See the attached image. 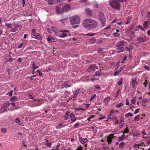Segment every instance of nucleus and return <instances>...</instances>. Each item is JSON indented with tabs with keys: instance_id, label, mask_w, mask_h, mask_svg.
Masks as SVG:
<instances>
[{
	"instance_id": "obj_1",
	"label": "nucleus",
	"mask_w": 150,
	"mask_h": 150,
	"mask_svg": "<svg viewBox=\"0 0 150 150\" xmlns=\"http://www.w3.org/2000/svg\"><path fill=\"white\" fill-rule=\"evenodd\" d=\"M82 24L86 30H92L96 28L98 23L93 19H86L83 20Z\"/></svg>"
},
{
	"instance_id": "obj_2",
	"label": "nucleus",
	"mask_w": 150,
	"mask_h": 150,
	"mask_svg": "<svg viewBox=\"0 0 150 150\" xmlns=\"http://www.w3.org/2000/svg\"><path fill=\"white\" fill-rule=\"evenodd\" d=\"M98 18L101 24L102 27L105 26L106 25V20L104 13L102 12H100L98 15Z\"/></svg>"
},
{
	"instance_id": "obj_3",
	"label": "nucleus",
	"mask_w": 150,
	"mask_h": 150,
	"mask_svg": "<svg viewBox=\"0 0 150 150\" xmlns=\"http://www.w3.org/2000/svg\"><path fill=\"white\" fill-rule=\"evenodd\" d=\"M109 5L113 8L118 10L120 9L119 3L116 0H110L109 1Z\"/></svg>"
},
{
	"instance_id": "obj_4",
	"label": "nucleus",
	"mask_w": 150,
	"mask_h": 150,
	"mask_svg": "<svg viewBox=\"0 0 150 150\" xmlns=\"http://www.w3.org/2000/svg\"><path fill=\"white\" fill-rule=\"evenodd\" d=\"M70 22L71 24H79L80 23L79 17L77 16H74L70 18Z\"/></svg>"
},
{
	"instance_id": "obj_5",
	"label": "nucleus",
	"mask_w": 150,
	"mask_h": 150,
	"mask_svg": "<svg viewBox=\"0 0 150 150\" xmlns=\"http://www.w3.org/2000/svg\"><path fill=\"white\" fill-rule=\"evenodd\" d=\"M137 77V76L135 74L133 75L131 82V85L133 88H134L138 86V83L136 81Z\"/></svg>"
},
{
	"instance_id": "obj_6",
	"label": "nucleus",
	"mask_w": 150,
	"mask_h": 150,
	"mask_svg": "<svg viewBox=\"0 0 150 150\" xmlns=\"http://www.w3.org/2000/svg\"><path fill=\"white\" fill-rule=\"evenodd\" d=\"M10 105V103L8 101L4 103L2 106L0 110L1 113H3L5 112L6 108Z\"/></svg>"
},
{
	"instance_id": "obj_7",
	"label": "nucleus",
	"mask_w": 150,
	"mask_h": 150,
	"mask_svg": "<svg viewBox=\"0 0 150 150\" xmlns=\"http://www.w3.org/2000/svg\"><path fill=\"white\" fill-rule=\"evenodd\" d=\"M148 38L147 36H145L144 37H139L137 39V41L139 43L144 42L147 41Z\"/></svg>"
},
{
	"instance_id": "obj_8",
	"label": "nucleus",
	"mask_w": 150,
	"mask_h": 150,
	"mask_svg": "<svg viewBox=\"0 0 150 150\" xmlns=\"http://www.w3.org/2000/svg\"><path fill=\"white\" fill-rule=\"evenodd\" d=\"M32 36L33 38L38 40H41L42 39V37L41 34L38 33H36L34 35H32Z\"/></svg>"
},
{
	"instance_id": "obj_9",
	"label": "nucleus",
	"mask_w": 150,
	"mask_h": 150,
	"mask_svg": "<svg viewBox=\"0 0 150 150\" xmlns=\"http://www.w3.org/2000/svg\"><path fill=\"white\" fill-rule=\"evenodd\" d=\"M125 43V41L124 40H122L117 42L115 46L117 48L120 47L123 45Z\"/></svg>"
},
{
	"instance_id": "obj_10",
	"label": "nucleus",
	"mask_w": 150,
	"mask_h": 150,
	"mask_svg": "<svg viewBox=\"0 0 150 150\" xmlns=\"http://www.w3.org/2000/svg\"><path fill=\"white\" fill-rule=\"evenodd\" d=\"M94 65H91L89 66L87 69V71L90 73H93L94 71Z\"/></svg>"
},
{
	"instance_id": "obj_11",
	"label": "nucleus",
	"mask_w": 150,
	"mask_h": 150,
	"mask_svg": "<svg viewBox=\"0 0 150 150\" xmlns=\"http://www.w3.org/2000/svg\"><path fill=\"white\" fill-rule=\"evenodd\" d=\"M113 138V134H111L108 136L107 141L109 144H111Z\"/></svg>"
},
{
	"instance_id": "obj_12",
	"label": "nucleus",
	"mask_w": 150,
	"mask_h": 150,
	"mask_svg": "<svg viewBox=\"0 0 150 150\" xmlns=\"http://www.w3.org/2000/svg\"><path fill=\"white\" fill-rule=\"evenodd\" d=\"M70 6L69 5H65L63 8V10L64 11H67L69 10Z\"/></svg>"
},
{
	"instance_id": "obj_13",
	"label": "nucleus",
	"mask_w": 150,
	"mask_h": 150,
	"mask_svg": "<svg viewBox=\"0 0 150 150\" xmlns=\"http://www.w3.org/2000/svg\"><path fill=\"white\" fill-rule=\"evenodd\" d=\"M70 117L72 122H74L76 120V117L75 115L72 113L70 114Z\"/></svg>"
},
{
	"instance_id": "obj_14",
	"label": "nucleus",
	"mask_w": 150,
	"mask_h": 150,
	"mask_svg": "<svg viewBox=\"0 0 150 150\" xmlns=\"http://www.w3.org/2000/svg\"><path fill=\"white\" fill-rule=\"evenodd\" d=\"M85 11L86 13L88 16H91L92 14V12L91 11L89 8H86Z\"/></svg>"
},
{
	"instance_id": "obj_15",
	"label": "nucleus",
	"mask_w": 150,
	"mask_h": 150,
	"mask_svg": "<svg viewBox=\"0 0 150 150\" xmlns=\"http://www.w3.org/2000/svg\"><path fill=\"white\" fill-rule=\"evenodd\" d=\"M116 50H117V53H120L124 51V47L123 46L121 47L120 48H117L116 49Z\"/></svg>"
},
{
	"instance_id": "obj_16",
	"label": "nucleus",
	"mask_w": 150,
	"mask_h": 150,
	"mask_svg": "<svg viewBox=\"0 0 150 150\" xmlns=\"http://www.w3.org/2000/svg\"><path fill=\"white\" fill-rule=\"evenodd\" d=\"M56 11L57 14H60L61 13V9L59 6H57L56 8Z\"/></svg>"
},
{
	"instance_id": "obj_17",
	"label": "nucleus",
	"mask_w": 150,
	"mask_h": 150,
	"mask_svg": "<svg viewBox=\"0 0 150 150\" xmlns=\"http://www.w3.org/2000/svg\"><path fill=\"white\" fill-rule=\"evenodd\" d=\"M51 30L55 33H57L58 32L57 28L55 26H52L51 28Z\"/></svg>"
},
{
	"instance_id": "obj_18",
	"label": "nucleus",
	"mask_w": 150,
	"mask_h": 150,
	"mask_svg": "<svg viewBox=\"0 0 150 150\" xmlns=\"http://www.w3.org/2000/svg\"><path fill=\"white\" fill-rule=\"evenodd\" d=\"M125 135L123 134L122 135L121 137H118V141H122L125 139Z\"/></svg>"
},
{
	"instance_id": "obj_19",
	"label": "nucleus",
	"mask_w": 150,
	"mask_h": 150,
	"mask_svg": "<svg viewBox=\"0 0 150 150\" xmlns=\"http://www.w3.org/2000/svg\"><path fill=\"white\" fill-rule=\"evenodd\" d=\"M45 141H46L45 145L47 146H48L49 147H50L52 145V143L51 142L49 143L47 139H45Z\"/></svg>"
},
{
	"instance_id": "obj_20",
	"label": "nucleus",
	"mask_w": 150,
	"mask_h": 150,
	"mask_svg": "<svg viewBox=\"0 0 150 150\" xmlns=\"http://www.w3.org/2000/svg\"><path fill=\"white\" fill-rule=\"evenodd\" d=\"M5 25L8 28H12V24L10 23H6Z\"/></svg>"
},
{
	"instance_id": "obj_21",
	"label": "nucleus",
	"mask_w": 150,
	"mask_h": 150,
	"mask_svg": "<svg viewBox=\"0 0 150 150\" xmlns=\"http://www.w3.org/2000/svg\"><path fill=\"white\" fill-rule=\"evenodd\" d=\"M148 25V23L147 21H144L143 23V26L144 28H146Z\"/></svg>"
},
{
	"instance_id": "obj_22",
	"label": "nucleus",
	"mask_w": 150,
	"mask_h": 150,
	"mask_svg": "<svg viewBox=\"0 0 150 150\" xmlns=\"http://www.w3.org/2000/svg\"><path fill=\"white\" fill-rule=\"evenodd\" d=\"M104 49L102 48H99L97 50V52L98 53H102L103 52Z\"/></svg>"
},
{
	"instance_id": "obj_23",
	"label": "nucleus",
	"mask_w": 150,
	"mask_h": 150,
	"mask_svg": "<svg viewBox=\"0 0 150 150\" xmlns=\"http://www.w3.org/2000/svg\"><path fill=\"white\" fill-rule=\"evenodd\" d=\"M39 67L38 66H35V62H33L32 64V68L33 70H35Z\"/></svg>"
},
{
	"instance_id": "obj_24",
	"label": "nucleus",
	"mask_w": 150,
	"mask_h": 150,
	"mask_svg": "<svg viewBox=\"0 0 150 150\" xmlns=\"http://www.w3.org/2000/svg\"><path fill=\"white\" fill-rule=\"evenodd\" d=\"M18 30V28L14 26V27L13 28H11V32L13 33H14L17 31Z\"/></svg>"
},
{
	"instance_id": "obj_25",
	"label": "nucleus",
	"mask_w": 150,
	"mask_h": 150,
	"mask_svg": "<svg viewBox=\"0 0 150 150\" xmlns=\"http://www.w3.org/2000/svg\"><path fill=\"white\" fill-rule=\"evenodd\" d=\"M67 34L64 33H62V35H59V37L62 38H63L67 37Z\"/></svg>"
},
{
	"instance_id": "obj_26",
	"label": "nucleus",
	"mask_w": 150,
	"mask_h": 150,
	"mask_svg": "<svg viewBox=\"0 0 150 150\" xmlns=\"http://www.w3.org/2000/svg\"><path fill=\"white\" fill-rule=\"evenodd\" d=\"M133 114L131 112H129L125 115V117L126 118L128 117L129 116L132 117L133 116Z\"/></svg>"
},
{
	"instance_id": "obj_27",
	"label": "nucleus",
	"mask_w": 150,
	"mask_h": 150,
	"mask_svg": "<svg viewBox=\"0 0 150 150\" xmlns=\"http://www.w3.org/2000/svg\"><path fill=\"white\" fill-rule=\"evenodd\" d=\"M112 35L114 36L118 37L120 36V33H119L116 32L114 33Z\"/></svg>"
},
{
	"instance_id": "obj_28",
	"label": "nucleus",
	"mask_w": 150,
	"mask_h": 150,
	"mask_svg": "<svg viewBox=\"0 0 150 150\" xmlns=\"http://www.w3.org/2000/svg\"><path fill=\"white\" fill-rule=\"evenodd\" d=\"M123 105V104L122 103H120L117 104L116 105V107L117 108H119L122 107Z\"/></svg>"
},
{
	"instance_id": "obj_29",
	"label": "nucleus",
	"mask_w": 150,
	"mask_h": 150,
	"mask_svg": "<svg viewBox=\"0 0 150 150\" xmlns=\"http://www.w3.org/2000/svg\"><path fill=\"white\" fill-rule=\"evenodd\" d=\"M125 144L124 142H123L120 143L119 145V147L120 148H122L125 145Z\"/></svg>"
},
{
	"instance_id": "obj_30",
	"label": "nucleus",
	"mask_w": 150,
	"mask_h": 150,
	"mask_svg": "<svg viewBox=\"0 0 150 150\" xmlns=\"http://www.w3.org/2000/svg\"><path fill=\"white\" fill-rule=\"evenodd\" d=\"M67 18H65L63 19H61L59 20V21L62 23H65V21L67 20Z\"/></svg>"
},
{
	"instance_id": "obj_31",
	"label": "nucleus",
	"mask_w": 150,
	"mask_h": 150,
	"mask_svg": "<svg viewBox=\"0 0 150 150\" xmlns=\"http://www.w3.org/2000/svg\"><path fill=\"white\" fill-rule=\"evenodd\" d=\"M17 99V98L15 96L12 97L10 99L11 101H15Z\"/></svg>"
},
{
	"instance_id": "obj_32",
	"label": "nucleus",
	"mask_w": 150,
	"mask_h": 150,
	"mask_svg": "<svg viewBox=\"0 0 150 150\" xmlns=\"http://www.w3.org/2000/svg\"><path fill=\"white\" fill-rule=\"evenodd\" d=\"M90 41L92 44H93L95 42L96 40L95 38H93L90 39Z\"/></svg>"
},
{
	"instance_id": "obj_33",
	"label": "nucleus",
	"mask_w": 150,
	"mask_h": 150,
	"mask_svg": "<svg viewBox=\"0 0 150 150\" xmlns=\"http://www.w3.org/2000/svg\"><path fill=\"white\" fill-rule=\"evenodd\" d=\"M136 97H135L134 98H133L131 100V102L132 104H134L136 102Z\"/></svg>"
},
{
	"instance_id": "obj_34",
	"label": "nucleus",
	"mask_w": 150,
	"mask_h": 150,
	"mask_svg": "<svg viewBox=\"0 0 150 150\" xmlns=\"http://www.w3.org/2000/svg\"><path fill=\"white\" fill-rule=\"evenodd\" d=\"M140 116L139 115H137V116L134 118V120L135 121H138L139 120Z\"/></svg>"
},
{
	"instance_id": "obj_35",
	"label": "nucleus",
	"mask_w": 150,
	"mask_h": 150,
	"mask_svg": "<svg viewBox=\"0 0 150 150\" xmlns=\"http://www.w3.org/2000/svg\"><path fill=\"white\" fill-rule=\"evenodd\" d=\"M52 39L54 40V39H53V38H50L49 36H48V38L47 39V40L48 42L51 43L52 42V41L51 40Z\"/></svg>"
},
{
	"instance_id": "obj_36",
	"label": "nucleus",
	"mask_w": 150,
	"mask_h": 150,
	"mask_svg": "<svg viewBox=\"0 0 150 150\" xmlns=\"http://www.w3.org/2000/svg\"><path fill=\"white\" fill-rule=\"evenodd\" d=\"M127 59V57L126 55H125L123 58L122 61L121 63H124L125 61Z\"/></svg>"
},
{
	"instance_id": "obj_37",
	"label": "nucleus",
	"mask_w": 150,
	"mask_h": 150,
	"mask_svg": "<svg viewBox=\"0 0 150 150\" xmlns=\"http://www.w3.org/2000/svg\"><path fill=\"white\" fill-rule=\"evenodd\" d=\"M100 72L99 71H96L95 73V76H99L100 75Z\"/></svg>"
},
{
	"instance_id": "obj_38",
	"label": "nucleus",
	"mask_w": 150,
	"mask_h": 150,
	"mask_svg": "<svg viewBox=\"0 0 150 150\" xmlns=\"http://www.w3.org/2000/svg\"><path fill=\"white\" fill-rule=\"evenodd\" d=\"M88 141V140L86 138H84L83 139V142H82V144H84L86 143Z\"/></svg>"
},
{
	"instance_id": "obj_39",
	"label": "nucleus",
	"mask_w": 150,
	"mask_h": 150,
	"mask_svg": "<svg viewBox=\"0 0 150 150\" xmlns=\"http://www.w3.org/2000/svg\"><path fill=\"white\" fill-rule=\"evenodd\" d=\"M149 100L146 99H143L142 100V102L143 104H145L146 103L148 102Z\"/></svg>"
},
{
	"instance_id": "obj_40",
	"label": "nucleus",
	"mask_w": 150,
	"mask_h": 150,
	"mask_svg": "<svg viewBox=\"0 0 150 150\" xmlns=\"http://www.w3.org/2000/svg\"><path fill=\"white\" fill-rule=\"evenodd\" d=\"M139 29H140L142 31H145L144 29L143 28L142 26L140 25H139L138 26Z\"/></svg>"
},
{
	"instance_id": "obj_41",
	"label": "nucleus",
	"mask_w": 150,
	"mask_h": 150,
	"mask_svg": "<svg viewBox=\"0 0 150 150\" xmlns=\"http://www.w3.org/2000/svg\"><path fill=\"white\" fill-rule=\"evenodd\" d=\"M122 78H121L120 80L118 82V85L119 86L121 85L122 83Z\"/></svg>"
},
{
	"instance_id": "obj_42",
	"label": "nucleus",
	"mask_w": 150,
	"mask_h": 150,
	"mask_svg": "<svg viewBox=\"0 0 150 150\" xmlns=\"http://www.w3.org/2000/svg\"><path fill=\"white\" fill-rule=\"evenodd\" d=\"M53 1L54 0H48V2L49 4L52 5L53 4Z\"/></svg>"
},
{
	"instance_id": "obj_43",
	"label": "nucleus",
	"mask_w": 150,
	"mask_h": 150,
	"mask_svg": "<svg viewBox=\"0 0 150 150\" xmlns=\"http://www.w3.org/2000/svg\"><path fill=\"white\" fill-rule=\"evenodd\" d=\"M119 126L121 128H122L123 127V125H124V123H121V122H120L119 123Z\"/></svg>"
},
{
	"instance_id": "obj_44",
	"label": "nucleus",
	"mask_w": 150,
	"mask_h": 150,
	"mask_svg": "<svg viewBox=\"0 0 150 150\" xmlns=\"http://www.w3.org/2000/svg\"><path fill=\"white\" fill-rule=\"evenodd\" d=\"M13 61V59L12 58H10L9 59H6V62H11Z\"/></svg>"
},
{
	"instance_id": "obj_45",
	"label": "nucleus",
	"mask_w": 150,
	"mask_h": 150,
	"mask_svg": "<svg viewBox=\"0 0 150 150\" xmlns=\"http://www.w3.org/2000/svg\"><path fill=\"white\" fill-rule=\"evenodd\" d=\"M110 99V98L109 97L105 98L104 99L105 102L108 103Z\"/></svg>"
},
{
	"instance_id": "obj_46",
	"label": "nucleus",
	"mask_w": 150,
	"mask_h": 150,
	"mask_svg": "<svg viewBox=\"0 0 150 150\" xmlns=\"http://www.w3.org/2000/svg\"><path fill=\"white\" fill-rule=\"evenodd\" d=\"M96 94H94L93 96H92L90 99V101H91L93 100L94 98L96 96Z\"/></svg>"
},
{
	"instance_id": "obj_47",
	"label": "nucleus",
	"mask_w": 150,
	"mask_h": 150,
	"mask_svg": "<svg viewBox=\"0 0 150 150\" xmlns=\"http://www.w3.org/2000/svg\"><path fill=\"white\" fill-rule=\"evenodd\" d=\"M120 122H124V119L123 116H122L121 117L120 119Z\"/></svg>"
},
{
	"instance_id": "obj_48",
	"label": "nucleus",
	"mask_w": 150,
	"mask_h": 150,
	"mask_svg": "<svg viewBox=\"0 0 150 150\" xmlns=\"http://www.w3.org/2000/svg\"><path fill=\"white\" fill-rule=\"evenodd\" d=\"M140 110V109L139 108H138L136 110H135L134 112V114H137L138 113Z\"/></svg>"
},
{
	"instance_id": "obj_49",
	"label": "nucleus",
	"mask_w": 150,
	"mask_h": 150,
	"mask_svg": "<svg viewBox=\"0 0 150 150\" xmlns=\"http://www.w3.org/2000/svg\"><path fill=\"white\" fill-rule=\"evenodd\" d=\"M1 132L4 133H6V129L5 128H2L1 129Z\"/></svg>"
},
{
	"instance_id": "obj_50",
	"label": "nucleus",
	"mask_w": 150,
	"mask_h": 150,
	"mask_svg": "<svg viewBox=\"0 0 150 150\" xmlns=\"http://www.w3.org/2000/svg\"><path fill=\"white\" fill-rule=\"evenodd\" d=\"M95 35V33H87L86 34V35L87 36H92L94 35Z\"/></svg>"
},
{
	"instance_id": "obj_51",
	"label": "nucleus",
	"mask_w": 150,
	"mask_h": 150,
	"mask_svg": "<svg viewBox=\"0 0 150 150\" xmlns=\"http://www.w3.org/2000/svg\"><path fill=\"white\" fill-rule=\"evenodd\" d=\"M119 73L120 71L118 70H117L115 72L114 74V75L115 76H117L119 74Z\"/></svg>"
},
{
	"instance_id": "obj_52",
	"label": "nucleus",
	"mask_w": 150,
	"mask_h": 150,
	"mask_svg": "<svg viewBox=\"0 0 150 150\" xmlns=\"http://www.w3.org/2000/svg\"><path fill=\"white\" fill-rule=\"evenodd\" d=\"M129 129L128 127H127L126 129L124 130V134L125 133H128L129 132Z\"/></svg>"
},
{
	"instance_id": "obj_53",
	"label": "nucleus",
	"mask_w": 150,
	"mask_h": 150,
	"mask_svg": "<svg viewBox=\"0 0 150 150\" xmlns=\"http://www.w3.org/2000/svg\"><path fill=\"white\" fill-rule=\"evenodd\" d=\"M24 44L23 42H21L19 45H18V48H21L22 47L23 45Z\"/></svg>"
},
{
	"instance_id": "obj_54",
	"label": "nucleus",
	"mask_w": 150,
	"mask_h": 150,
	"mask_svg": "<svg viewBox=\"0 0 150 150\" xmlns=\"http://www.w3.org/2000/svg\"><path fill=\"white\" fill-rule=\"evenodd\" d=\"M64 84L65 86L64 87H70V86L68 85V83L67 82H64Z\"/></svg>"
},
{
	"instance_id": "obj_55",
	"label": "nucleus",
	"mask_w": 150,
	"mask_h": 150,
	"mask_svg": "<svg viewBox=\"0 0 150 150\" xmlns=\"http://www.w3.org/2000/svg\"><path fill=\"white\" fill-rule=\"evenodd\" d=\"M15 121L17 123H18L21 122L20 120L18 118H16L15 120Z\"/></svg>"
},
{
	"instance_id": "obj_56",
	"label": "nucleus",
	"mask_w": 150,
	"mask_h": 150,
	"mask_svg": "<svg viewBox=\"0 0 150 150\" xmlns=\"http://www.w3.org/2000/svg\"><path fill=\"white\" fill-rule=\"evenodd\" d=\"M144 68L146 70L149 71L150 70V68L148 66L145 65L144 67Z\"/></svg>"
},
{
	"instance_id": "obj_57",
	"label": "nucleus",
	"mask_w": 150,
	"mask_h": 150,
	"mask_svg": "<svg viewBox=\"0 0 150 150\" xmlns=\"http://www.w3.org/2000/svg\"><path fill=\"white\" fill-rule=\"evenodd\" d=\"M31 31L32 32V33L31 34V35H34V34H35L36 33V31L34 29H33V28L32 29Z\"/></svg>"
},
{
	"instance_id": "obj_58",
	"label": "nucleus",
	"mask_w": 150,
	"mask_h": 150,
	"mask_svg": "<svg viewBox=\"0 0 150 150\" xmlns=\"http://www.w3.org/2000/svg\"><path fill=\"white\" fill-rule=\"evenodd\" d=\"M79 125V123H77L74 125V128H77L78 127Z\"/></svg>"
},
{
	"instance_id": "obj_59",
	"label": "nucleus",
	"mask_w": 150,
	"mask_h": 150,
	"mask_svg": "<svg viewBox=\"0 0 150 150\" xmlns=\"http://www.w3.org/2000/svg\"><path fill=\"white\" fill-rule=\"evenodd\" d=\"M82 147L80 146L79 147H78L75 150H82Z\"/></svg>"
},
{
	"instance_id": "obj_60",
	"label": "nucleus",
	"mask_w": 150,
	"mask_h": 150,
	"mask_svg": "<svg viewBox=\"0 0 150 150\" xmlns=\"http://www.w3.org/2000/svg\"><path fill=\"white\" fill-rule=\"evenodd\" d=\"M139 134L138 133H135L133 134V136L134 137H137L139 135Z\"/></svg>"
},
{
	"instance_id": "obj_61",
	"label": "nucleus",
	"mask_w": 150,
	"mask_h": 150,
	"mask_svg": "<svg viewBox=\"0 0 150 150\" xmlns=\"http://www.w3.org/2000/svg\"><path fill=\"white\" fill-rule=\"evenodd\" d=\"M37 72H38L39 73V75L40 76H41L42 75V73L40 72V71L38 69L36 71Z\"/></svg>"
},
{
	"instance_id": "obj_62",
	"label": "nucleus",
	"mask_w": 150,
	"mask_h": 150,
	"mask_svg": "<svg viewBox=\"0 0 150 150\" xmlns=\"http://www.w3.org/2000/svg\"><path fill=\"white\" fill-rule=\"evenodd\" d=\"M112 120L114 122L116 120H117V117H113L112 118Z\"/></svg>"
},
{
	"instance_id": "obj_63",
	"label": "nucleus",
	"mask_w": 150,
	"mask_h": 150,
	"mask_svg": "<svg viewBox=\"0 0 150 150\" xmlns=\"http://www.w3.org/2000/svg\"><path fill=\"white\" fill-rule=\"evenodd\" d=\"M14 26H15V27L17 28H19L20 27V25H19V24L18 23V24H16L14 25Z\"/></svg>"
},
{
	"instance_id": "obj_64",
	"label": "nucleus",
	"mask_w": 150,
	"mask_h": 150,
	"mask_svg": "<svg viewBox=\"0 0 150 150\" xmlns=\"http://www.w3.org/2000/svg\"><path fill=\"white\" fill-rule=\"evenodd\" d=\"M94 117V115L91 116L89 117H88L87 119V120H88V121H89L91 119L93 118Z\"/></svg>"
}]
</instances>
